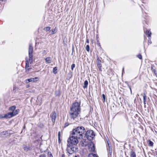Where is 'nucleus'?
<instances>
[{
  "instance_id": "nucleus-24",
  "label": "nucleus",
  "mask_w": 157,
  "mask_h": 157,
  "mask_svg": "<svg viewBox=\"0 0 157 157\" xmlns=\"http://www.w3.org/2000/svg\"><path fill=\"white\" fill-rule=\"evenodd\" d=\"M143 97L144 101H147V96L145 93L143 94Z\"/></svg>"
},
{
  "instance_id": "nucleus-18",
  "label": "nucleus",
  "mask_w": 157,
  "mask_h": 157,
  "mask_svg": "<svg viewBox=\"0 0 157 157\" xmlns=\"http://www.w3.org/2000/svg\"><path fill=\"white\" fill-rule=\"evenodd\" d=\"M146 34L147 35H148V36L149 37H151V32H150V31L149 30H147L146 31Z\"/></svg>"
},
{
  "instance_id": "nucleus-7",
  "label": "nucleus",
  "mask_w": 157,
  "mask_h": 157,
  "mask_svg": "<svg viewBox=\"0 0 157 157\" xmlns=\"http://www.w3.org/2000/svg\"><path fill=\"white\" fill-rule=\"evenodd\" d=\"M80 104L77 102L73 103L70 109L81 111Z\"/></svg>"
},
{
  "instance_id": "nucleus-11",
  "label": "nucleus",
  "mask_w": 157,
  "mask_h": 157,
  "mask_svg": "<svg viewBox=\"0 0 157 157\" xmlns=\"http://www.w3.org/2000/svg\"><path fill=\"white\" fill-rule=\"evenodd\" d=\"M26 65H25V70L26 72H28L30 71V68L29 66V62L28 61H26Z\"/></svg>"
},
{
  "instance_id": "nucleus-34",
  "label": "nucleus",
  "mask_w": 157,
  "mask_h": 157,
  "mask_svg": "<svg viewBox=\"0 0 157 157\" xmlns=\"http://www.w3.org/2000/svg\"><path fill=\"white\" fill-rule=\"evenodd\" d=\"M102 97H103V102H105V95L104 94H102Z\"/></svg>"
},
{
  "instance_id": "nucleus-35",
  "label": "nucleus",
  "mask_w": 157,
  "mask_h": 157,
  "mask_svg": "<svg viewBox=\"0 0 157 157\" xmlns=\"http://www.w3.org/2000/svg\"><path fill=\"white\" fill-rule=\"evenodd\" d=\"M75 65L74 64H73L71 65V69L72 71H73V69L74 68H75Z\"/></svg>"
},
{
  "instance_id": "nucleus-16",
  "label": "nucleus",
  "mask_w": 157,
  "mask_h": 157,
  "mask_svg": "<svg viewBox=\"0 0 157 157\" xmlns=\"http://www.w3.org/2000/svg\"><path fill=\"white\" fill-rule=\"evenodd\" d=\"M130 157H136V153L133 151L130 152Z\"/></svg>"
},
{
  "instance_id": "nucleus-50",
  "label": "nucleus",
  "mask_w": 157,
  "mask_h": 157,
  "mask_svg": "<svg viewBox=\"0 0 157 157\" xmlns=\"http://www.w3.org/2000/svg\"><path fill=\"white\" fill-rule=\"evenodd\" d=\"M25 125H24V126H23V128L24 129H25Z\"/></svg>"
},
{
  "instance_id": "nucleus-46",
  "label": "nucleus",
  "mask_w": 157,
  "mask_h": 157,
  "mask_svg": "<svg viewBox=\"0 0 157 157\" xmlns=\"http://www.w3.org/2000/svg\"><path fill=\"white\" fill-rule=\"evenodd\" d=\"M148 43H150V44H151V40H150V38H149V39H148Z\"/></svg>"
},
{
  "instance_id": "nucleus-47",
  "label": "nucleus",
  "mask_w": 157,
  "mask_h": 157,
  "mask_svg": "<svg viewBox=\"0 0 157 157\" xmlns=\"http://www.w3.org/2000/svg\"><path fill=\"white\" fill-rule=\"evenodd\" d=\"M26 86L27 88H28L29 87V85H26Z\"/></svg>"
},
{
  "instance_id": "nucleus-5",
  "label": "nucleus",
  "mask_w": 157,
  "mask_h": 157,
  "mask_svg": "<svg viewBox=\"0 0 157 157\" xmlns=\"http://www.w3.org/2000/svg\"><path fill=\"white\" fill-rule=\"evenodd\" d=\"M85 135L87 138L90 141L93 140L95 136L94 132L92 130H88L86 132Z\"/></svg>"
},
{
  "instance_id": "nucleus-32",
  "label": "nucleus",
  "mask_w": 157,
  "mask_h": 157,
  "mask_svg": "<svg viewBox=\"0 0 157 157\" xmlns=\"http://www.w3.org/2000/svg\"><path fill=\"white\" fill-rule=\"evenodd\" d=\"M7 132L8 131H3V132H2L1 133V134L5 135L6 133H7Z\"/></svg>"
},
{
  "instance_id": "nucleus-23",
  "label": "nucleus",
  "mask_w": 157,
  "mask_h": 157,
  "mask_svg": "<svg viewBox=\"0 0 157 157\" xmlns=\"http://www.w3.org/2000/svg\"><path fill=\"white\" fill-rule=\"evenodd\" d=\"M148 145L150 146H153V143L151 141V140H149L148 141Z\"/></svg>"
},
{
  "instance_id": "nucleus-43",
  "label": "nucleus",
  "mask_w": 157,
  "mask_h": 157,
  "mask_svg": "<svg viewBox=\"0 0 157 157\" xmlns=\"http://www.w3.org/2000/svg\"><path fill=\"white\" fill-rule=\"evenodd\" d=\"M14 112L16 113V114H17L18 113L19 110L18 109L16 110H15L14 111Z\"/></svg>"
},
{
  "instance_id": "nucleus-37",
  "label": "nucleus",
  "mask_w": 157,
  "mask_h": 157,
  "mask_svg": "<svg viewBox=\"0 0 157 157\" xmlns=\"http://www.w3.org/2000/svg\"><path fill=\"white\" fill-rule=\"evenodd\" d=\"M109 153H112V148L111 147V146H109Z\"/></svg>"
},
{
  "instance_id": "nucleus-48",
  "label": "nucleus",
  "mask_w": 157,
  "mask_h": 157,
  "mask_svg": "<svg viewBox=\"0 0 157 157\" xmlns=\"http://www.w3.org/2000/svg\"><path fill=\"white\" fill-rule=\"evenodd\" d=\"M62 157H65V155L64 154H63L62 155Z\"/></svg>"
},
{
  "instance_id": "nucleus-9",
  "label": "nucleus",
  "mask_w": 157,
  "mask_h": 157,
  "mask_svg": "<svg viewBox=\"0 0 157 157\" xmlns=\"http://www.w3.org/2000/svg\"><path fill=\"white\" fill-rule=\"evenodd\" d=\"M23 149L26 152L29 151H31L32 149V148L30 146H27L26 145H23Z\"/></svg>"
},
{
  "instance_id": "nucleus-42",
  "label": "nucleus",
  "mask_w": 157,
  "mask_h": 157,
  "mask_svg": "<svg viewBox=\"0 0 157 157\" xmlns=\"http://www.w3.org/2000/svg\"><path fill=\"white\" fill-rule=\"evenodd\" d=\"M86 42L88 43H89V39L87 37H86Z\"/></svg>"
},
{
  "instance_id": "nucleus-2",
  "label": "nucleus",
  "mask_w": 157,
  "mask_h": 157,
  "mask_svg": "<svg viewBox=\"0 0 157 157\" xmlns=\"http://www.w3.org/2000/svg\"><path fill=\"white\" fill-rule=\"evenodd\" d=\"M71 135L72 136H71V135H70L67 140V144L69 145H73V146H76L78 142L77 139L78 138L76 137V136L73 135Z\"/></svg>"
},
{
  "instance_id": "nucleus-15",
  "label": "nucleus",
  "mask_w": 157,
  "mask_h": 157,
  "mask_svg": "<svg viewBox=\"0 0 157 157\" xmlns=\"http://www.w3.org/2000/svg\"><path fill=\"white\" fill-rule=\"evenodd\" d=\"M36 79H26L25 81V82L27 83H28L30 82H35L37 81L36 80Z\"/></svg>"
},
{
  "instance_id": "nucleus-33",
  "label": "nucleus",
  "mask_w": 157,
  "mask_h": 157,
  "mask_svg": "<svg viewBox=\"0 0 157 157\" xmlns=\"http://www.w3.org/2000/svg\"><path fill=\"white\" fill-rule=\"evenodd\" d=\"M51 31H52V33H51V34H53L56 33V30L55 29H53L52 30H51Z\"/></svg>"
},
{
  "instance_id": "nucleus-36",
  "label": "nucleus",
  "mask_w": 157,
  "mask_h": 157,
  "mask_svg": "<svg viewBox=\"0 0 157 157\" xmlns=\"http://www.w3.org/2000/svg\"><path fill=\"white\" fill-rule=\"evenodd\" d=\"M69 125V124L68 122H67L65 124L64 127L65 128L66 127L68 126Z\"/></svg>"
},
{
  "instance_id": "nucleus-39",
  "label": "nucleus",
  "mask_w": 157,
  "mask_h": 157,
  "mask_svg": "<svg viewBox=\"0 0 157 157\" xmlns=\"http://www.w3.org/2000/svg\"><path fill=\"white\" fill-rule=\"evenodd\" d=\"M42 54L44 55H45L46 54V51L45 50L43 51L42 52Z\"/></svg>"
},
{
  "instance_id": "nucleus-1",
  "label": "nucleus",
  "mask_w": 157,
  "mask_h": 157,
  "mask_svg": "<svg viewBox=\"0 0 157 157\" xmlns=\"http://www.w3.org/2000/svg\"><path fill=\"white\" fill-rule=\"evenodd\" d=\"M86 132L85 128L82 126H79L73 129L71 132V134L76 136V137L79 139L82 138L83 135Z\"/></svg>"
},
{
  "instance_id": "nucleus-52",
  "label": "nucleus",
  "mask_w": 157,
  "mask_h": 157,
  "mask_svg": "<svg viewBox=\"0 0 157 157\" xmlns=\"http://www.w3.org/2000/svg\"><path fill=\"white\" fill-rule=\"evenodd\" d=\"M124 71V68H123V70H122V73H123V72Z\"/></svg>"
},
{
  "instance_id": "nucleus-57",
  "label": "nucleus",
  "mask_w": 157,
  "mask_h": 157,
  "mask_svg": "<svg viewBox=\"0 0 157 157\" xmlns=\"http://www.w3.org/2000/svg\"><path fill=\"white\" fill-rule=\"evenodd\" d=\"M0 1H2V0H0Z\"/></svg>"
},
{
  "instance_id": "nucleus-49",
  "label": "nucleus",
  "mask_w": 157,
  "mask_h": 157,
  "mask_svg": "<svg viewBox=\"0 0 157 157\" xmlns=\"http://www.w3.org/2000/svg\"><path fill=\"white\" fill-rule=\"evenodd\" d=\"M108 145L109 147V146H111V145H110L108 142Z\"/></svg>"
},
{
  "instance_id": "nucleus-45",
  "label": "nucleus",
  "mask_w": 157,
  "mask_h": 157,
  "mask_svg": "<svg viewBox=\"0 0 157 157\" xmlns=\"http://www.w3.org/2000/svg\"><path fill=\"white\" fill-rule=\"evenodd\" d=\"M60 132H59L58 133V137H60Z\"/></svg>"
},
{
  "instance_id": "nucleus-22",
  "label": "nucleus",
  "mask_w": 157,
  "mask_h": 157,
  "mask_svg": "<svg viewBox=\"0 0 157 157\" xmlns=\"http://www.w3.org/2000/svg\"><path fill=\"white\" fill-rule=\"evenodd\" d=\"M92 147H91V149H90V151H91V152H94V151H95V146H94V144L93 143H92Z\"/></svg>"
},
{
  "instance_id": "nucleus-27",
  "label": "nucleus",
  "mask_w": 157,
  "mask_h": 157,
  "mask_svg": "<svg viewBox=\"0 0 157 157\" xmlns=\"http://www.w3.org/2000/svg\"><path fill=\"white\" fill-rule=\"evenodd\" d=\"M57 67H54L53 69V73L55 74H56L57 73Z\"/></svg>"
},
{
  "instance_id": "nucleus-4",
  "label": "nucleus",
  "mask_w": 157,
  "mask_h": 157,
  "mask_svg": "<svg viewBox=\"0 0 157 157\" xmlns=\"http://www.w3.org/2000/svg\"><path fill=\"white\" fill-rule=\"evenodd\" d=\"M78 148L77 146H74L73 145H69L67 144V152L70 154H72L78 151Z\"/></svg>"
},
{
  "instance_id": "nucleus-8",
  "label": "nucleus",
  "mask_w": 157,
  "mask_h": 157,
  "mask_svg": "<svg viewBox=\"0 0 157 157\" xmlns=\"http://www.w3.org/2000/svg\"><path fill=\"white\" fill-rule=\"evenodd\" d=\"M56 113L55 111H53L50 114V117H51L52 121L53 123L55 122L56 118Z\"/></svg>"
},
{
  "instance_id": "nucleus-19",
  "label": "nucleus",
  "mask_w": 157,
  "mask_h": 157,
  "mask_svg": "<svg viewBox=\"0 0 157 157\" xmlns=\"http://www.w3.org/2000/svg\"><path fill=\"white\" fill-rule=\"evenodd\" d=\"M88 81L87 80H86L84 82V85L83 86L84 88H86L87 87V86L88 85Z\"/></svg>"
},
{
  "instance_id": "nucleus-12",
  "label": "nucleus",
  "mask_w": 157,
  "mask_h": 157,
  "mask_svg": "<svg viewBox=\"0 0 157 157\" xmlns=\"http://www.w3.org/2000/svg\"><path fill=\"white\" fill-rule=\"evenodd\" d=\"M151 70L152 71L154 72V73L155 74V75H156V77L157 78V73H156V71L155 70V67L154 65L152 64L151 65Z\"/></svg>"
},
{
  "instance_id": "nucleus-26",
  "label": "nucleus",
  "mask_w": 157,
  "mask_h": 157,
  "mask_svg": "<svg viewBox=\"0 0 157 157\" xmlns=\"http://www.w3.org/2000/svg\"><path fill=\"white\" fill-rule=\"evenodd\" d=\"M18 88L16 86H14L13 87V91L14 92H16L18 90Z\"/></svg>"
},
{
  "instance_id": "nucleus-10",
  "label": "nucleus",
  "mask_w": 157,
  "mask_h": 157,
  "mask_svg": "<svg viewBox=\"0 0 157 157\" xmlns=\"http://www.w3.org/2000/svg\"><path fill=\"white\" fill-rule=\"evenodd\" d=\"M12 113H11L10 112L4 115L3 117H1L2 118H10L12 117L11 115L12 114Z\"/></svg>"
},
{
  "instance_id": "nucleus-30",
  "label": "nucleus",
  "mask_w": 157,
  "mask_h": 157,
  "mask_svg": "<svg viewBox=\"0 0 157 157\" xmlns=\"http://www.w3.org/2000/svg\"><path fill=\"white\" fill-rule=\"evenodd\" d=\"M11 113H12V114L11 115L12 117L16 115V113L14 112V111H13L11 112H10Z\"/></svg>"
},
{
  "instance_id": "nucleus-44",
  "label": "nucleus",
  "mask_w": 157,
  "mask_h": 157,
  "mask_svg": "<svg viewBox=\"0 0 157 157\" xmlns=\"http://www.w3.org/2000/svg\"><path fill=\"white\" fill-rule=\"evenodd\" d=\"M144 107L145 108L146 107L145 105L147 103V101H144Z\"/></svg>"
},
{
  "instance_id": "nucleus-6",
  "label": "nucleus",
  "mask_w": 157,
  "mask_h": 157,
  "mask_svg": "<svg viewBox=\"0 0 157 157\" xmlns=\"http://www.w3.org/2000/svg\"><path fill=\"white\" fill-rule=\"evenodd\" d=\"M33 48L31 44H30L29 48V60L30 63L33 62Z\"/></svg>"
},
{
  "instance_id": "nucleus-56",
  "label": "nucleus",
  "mask_w": 157,
  "mask_h": 157,
  "mask_svg": "<svg viewBox=\"0 0 157 157\" xmlns=\"http://www.w3.org/2000/svg\"><path fill=\"white\" fill-rule=\"evenodd\" d=\"M156 155H157V152H156Z\"/></svg>"
},
{
  "instance_id": "nucleus-3",
  "label": "nucleus",
  "mask_w": 157,
  "mask_h": 157,
  "mask_svg": "<svg viewBox=\"0 0 157 157\" xmlns=\"http://www.w3.org/2000/svg\"><path fill=\"white\" fill-rule=\"evenodd\" d=\"M81 111H77L70 109L69 111L70 116L71 119L75 120L78 117L80 116Z\"/></svg>"
},
{
  "instance_id": "nucleus-20",
  "label": "nucleus",
  "mask_w": 157,
  "mask_h": 157,
  "mask_svg": "<svg viewBox=\"0 0 157 157\" xmlns=\"http://www.w3.org/2000/svg\"><path fill=\"white\" fill-rule=\"evenodd\" d=\"M16 108V107L15 106L13 105L10 107L9 108V110L12 111H14L15 110Z\"/></svg>"
},
{
  "instance_id": "nucleus-51",
  "label": "nucleus",
  "mask_w": 157,
  "mask_h": 157,
  "mask_svg": "<svg viewBox=\"0 0 157 157\" xmlns=\"http://www.w3.org/2000/svg\"><path fill=\"white\" fill-rule=\"evenodd\" d=\"M129 88H130V91H131V93H132V90H131V88L130 87H129Z\"/></svg>"
},
{
  "instance_id": "nucleus-38",
  "label": "nucleus",
  "mask_w": 157,
  "mask_h": 157,
  "mask_svg": "<svg viewBox=\"0 0 157 157\" xmlns=\"http://www.w3.org/2000/svg\"><path fill=\"white\" fill-rule=\"evenodd\" d=\"M48 155L49 157H53L52 155L50 152V153L48 152Z\"/></svg>"
},
{
  "instance_id": "nucleus-54",
  "label": "nucleus",
  "mask_w": 157,
  "mask_h": 157,
  "mask_svg": "<svg viewBox=\"0 0 157 157\" xmlns=\"http://www.w3.org/2000/svg\"><path fill=\"white\" fill-rule=\"evenodd\" d=\"M125 83H126V84H128V83H127V82L125 81Z\"/></svg>"
},
{
  "instance_id": "nucleus-53",
  "label": "nucleus",
  "mask_w": 157,
  "mask_h": 157,
  "mask_svg": "<svg viewBox=\"0 0 157 157\" xmlns=\"http://www.w3.org/2000/svg\"><path fill=\"white\" fill-rule=\"evenodd\" d=\"M35 78V79H36V78H37L35 77V78Z\"/></svg>"
},
{
  "instance_id": "nucleus-31",
  "label": "nucleus",
  "mask_w": 157,
  "mask_h": 157,
  "mask_svg": "<svg viewBox=\"0 0 157 157\" xmlns=\"http://www.w3.org/2000/svg\"><path fill=\"white\" fill-rule=\"evenodd\" d=\"M90 46L89 45H87L86 47V50L87 52H89L90 51Z\"/></svg>"
},
{
  "instance_id": "nucleus-13",
  "label": "nucleus",
  "mask_w": 157,
  "mask_h": 157,
  "mask_svg": "<svg viewBox=\"0 0 157 157\" xmlns=\"http://www.w3.org/2000/svg\"><path fill=\"white\" fill-rule=\"evenodd\" d=\"M97 64L98 68L99 69V70L100 71H101V60H98V61L97 63Z\"/></svg>"
},
{
  "instance_id": "nucleus-17",
  "label": "nucleus",
  "mask_w": 157,
  "mask_h": 157,
  "mask_svg": "<svg viewBox=\"0 0 157 157\" xmlns=\"http://www.w3.org/2000/svg\"><path fill=\"white\" fill-rule=\"evenodd\" d=\"M86 140L83 139L81 142V144L83 146H86V145L87 143H86Z\"/></svg>"
},
{
  "instance_id": "nucleus-41",
  "label": "nucleus",
  "mask_w": 157,
  "mask_h": 157,
  "mask_svg": "<svg viewBox=\"0 0 157 157\" xmlns=\"http://www.w3.org/2000/svg\"><path fill=\"white\" fill-rule=\"evenodd\" d=\"M58 142L59 143H60L61 142L60 137H58Z\"/></svg>"
},
{
  "instance_id": "nucleus-55",
  "label": "nucleus",
  "mask_w": 157,
  "mask_h": 157,
  "mask_svg": "<svg viewBox=\"0 0 157 157\" xmlns=\"http://www.w3.org/2000/svg\"><path fill=\"white\" fill-rule=\"evenodd\" d=\"M75 157H77V156H75Z\"/></svg>"
},
{
  "instance_id": "nucleus-21",
  "label": "nucleus",
  "mask_w": 157,
  "mask_h": 157,
  "mask_svg": "<svg viewBox=\"0 0 157 157\" xmlns=\"http://www.w3.org/2000/svg\"><path fill=\"white\" fill-rule=\"evenodd\" d=\"M97 155L91 153L89 154L88 157H98Z\"/></svg>"
},
{
  "instance_id": "nucleus-25",
  "label": "nucleus",
  "mask_w": 157,
  "mask_h": 157,
  "mask_svg": "<svg viewBox=\"0 0 157 157\" xmlns=\"http://www.w3.org/2000/svg\"><path fill=\"white\" fill-rule=\"evenodd\" d=\"M51 29V27L49 26H48L44 28V30H45L46 31H49Z\"/></svg>"
},
{
  "instance_id": "nucleus-14",
  "label": "nucleus",
  "mask_w": 157,
  "mask_h": 157,
  "mask_svg": "<svg viewBox=\"0 0 157 157\" xmlns=\"http://www.w3.org/2000/svg\"><path fill=\"white\" fill-rule=\"evenodd\" d=\"M46 61V62L47 63H50L52 60V59L50 57H48L46 58L45 59Z\"/></svg>"
},
{
  "instance_id": "nucleus-28",
  "label": "nucleus",
  "mask_w": 157,
  "mask_h": 157,
  "mask_svg": "<svg viewBox=\"0 0 157 157\" xmlns=\"http://www.w3.org/2000/svg\"><path fill=\"white\" fill-rule=\"evenodd\" d=\"M72 72H70L68 74V77L70 78H71L72 77Z\"/></svg>"
},
{
  "instance_id": "nucleus-29",
  "label": "nucleus",
  "mask_w": 157,
  "mask_h": 157,
  "mask_svg": "<svg viewBox=\"0 0 157 157\" xmlns=\"http://www.w3.org/2000/svg\"><path fill=\"white\" fill-rule=\"evenodd\" d=\"M137 57L140 59H142V56L140 54H139L137 56Z\"/></svg>"
},
{
  "instance_id": "nucleus-40",
  "label": "nucleus",
  "mask_w": 157,
  "mask_h": 157,
  "mask_svg": "<svg viewBox=\"0 0 157 157\" xmlns=\"http://www.w3.org/2000/svg\"><path fill=\"white\" fill-rule=\"evenodd\" d=\"M39 157H46V156L44 154H42Z\"/></svg>"
}]
</instances>
